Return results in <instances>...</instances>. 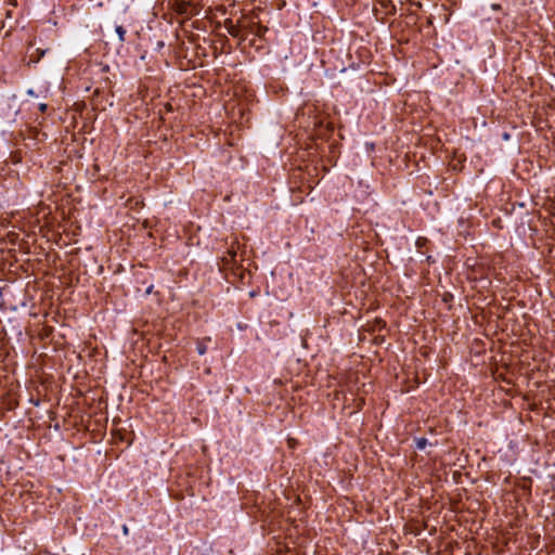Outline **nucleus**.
I'll list each match as a JSON object with an SVG mask.
<instances>
[{
  "label": "nucleus",
  "mask_w": 555,
  "mask_h": 555,
  "mask_svg": "<svg viewBox=\"0 0 555 555\" xmlns=\"http://www.w3.org/2000/svg\"><path fill=\"white\" fill-rule=\"evenodd\" d=\"M47 137L46 133H42L37 128H29L27 130L25 139L33 140L35 142H41Z\"/></svg>",
  "instance_id": "1"
},
{
  "label": "nucleus",
  "mask_w": 555,
  "mask_h": 555,
  "mask_svg": "<svg viewBox=\"0 0 555 555\" xmlns=\"http://www.w3.org/2000/svg\"><path fill=\"white\" fill-rule=\"evenodd\" d=\"M237 253L234 249H229L227 255L221 258L223 267H229L233 263H236Z\"/></svg>",
  "instance_id": "2"
},
{
  "label": "nucleus",
  "mask_w": 555,
  "mask_h": 555,
  "mask_svg": "<svg viewBox=\"0 0 555 555\" xmlns=\"http://www.w3.org/2000/svg\"><path fill=\"white\" fill-rule=\"evenodd\" d=\"M207 340H210V338H206V339H202V340H198L196 343V350L198 352L199 356H203L206 353L207 351V345H206V341Z\"/></svg>",
  "instance_id": "3"
},
{
  "label": "nucleus",
  "mask_w": 555,
  "mask_h": 555,
  "mask_svg": "<svg viewBox=\"0 0 555 555\" xmlns=\"http://www.w3.org/2000/svg\"><path fill=\"white\" fill-rule=\"evenodd\" d=\"M228 28V33L232 36V37H238L240 36V29L236 25H233L232 23L227 27Z\"/></svg>",
  "instance_id": "4"
},
{
  "label": "nucleus",
  "mask_w": 555,
  "mask_h": 555,
  "mask_svg": "<svg viewBox=\"0 0 555 555\" xmlns=\"http://www.w3.org/2000/svg\"><path fill=\"white\" fill-rule=\"evenodd\" d=\"M47 92H48V90H47V89H44V90H41L39 93H37V94H36V93H35V91H34L33 89L27 90V94H28V95H30V96H36V98H43V99H46V98H47V95L44 94V93H47Z\"/></svg>",
  "instance_id": "5"
},
{
  "label": "nucleus",
  "mask_w": 555,
  "mask_h": 555,
  "mask_svg": "<svg viewBox=\"0 0 555 555\" xmlns=\"http://www.w3.org/2000/svg\"><path fill=\"white\" fill-rule=\"evenodd\" d=\"M115 30L118 35L119 41H125L126 29L122 26H116Z\"/></svg>",
  "instance_id": "6"
},
{
  "label": "nucleus",
  "mask_w": 555,
  "mask_h": 555,
  "mask_svg": "<svg viewBox=\"0 0 555 555\" xmlns=\"http://www.w3.org/2000/svg\"><path fill=\"white\" fill-rule=\"evenodd\" d=\"M427 443V440L425 438H421L417 440L416 446L418 449H424Z\"/></svg>",
  "instance_id": "7"
},
{
  "label": "nucleus",
  "mask_w": 555,
  "mask_h": 555,
  "mask_svg": "<svg viewBox=\"0 0 555 555\" xmlns=\"http://www.w3.org/2000/svg\"><path fill=\"white\" fill-rule=\"evenodd\" d=\"M38 108L41 113H44L47 111L48 106L46 103L42 102V103H39Z\"/></svg>",
  "instance_id": "8"
},
{
  "label": "nucleus",
  "mask_w": 555,
  "mask_h": 555,
  "mask_svg": "<svg viewBox=\"0 0 555 555\" xmlns=\"http://www.w3.org/2000/svg\"><path fill=\"white\" fill-rule=\"evenodd\" d=\"M121 529H122V533H124L125 535H127V534H128V532H129L128 527H127L126 525H124Z\"/></svg>",
  "instance_id": "9"
}]
</instances>
